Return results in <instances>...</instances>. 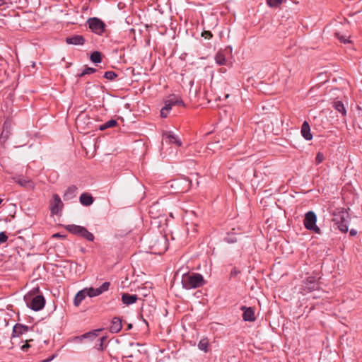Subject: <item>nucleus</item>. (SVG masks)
<instances>
[{
	"mask_svg": "<svg viewBox=\"0 0 362 362\" xmlns=\"http://www.w3.org/2000/svg\"><path fill=\"white\" fill-rule=\"evenodd\" d=\"M80 202L82 205L88 206L93 203V197L90 194L83 193L79 198Z\"/></svg>",
	"mask_w": 362,
	"mask_h": 362,
	"instance_id": "nucleus-18",
	"label": "nucleus"
},
{
	"mask_svg": "<svg viewBox=\"0 0 362 362\" xmlns=\"http://www.w3.org/2000/svg\"><path fill=\"white\" fill-rule=\"evenodd\" d=\"M176 105H182V106H184L185 105V103L184 102L182 101V99H180V98H178L177 96V99H176Z\"/></svg>",
	"mask_w": 362,
	"mask_h": 362,
	"instance_id": "nucleus-40",
	"label": "nucleus"
},
{
	"mask_svg": "<svg viewBox=\"0 0 362 362\" xmlns=\"http://www.w3.org/2000/svg\"><path fill=\"white\" fill-rule=\"evenodd\" d=\"M50 211L53 214H58L63 208V203L60 197L57 194L52 195V199L50 201Z\"/></svg>",
	"mask_w": 362,
	"mask_h": 362,
	"instance_id": "nucleus-8",
	"label": "nucleus"
},
{
	"mask_svg": "<svg viewBox=\"0 0 362 362\" xmlns=\"http://www.w3.org/2000/svg\"><path fill=\"white\" fill-rule=\"evenodd\" d=\"M204 284L203 276L198 273L185 274L182 276V286L187 290L201 287Z\"/></svg>",
	"mask_w": 362,
	"mask_h": 362,
	"instance_id": "nucleus-1",
	"label": "nucleus"
},
{
	"mask_svg": "<svg viewBox=\"0 0 362 362\" xmlns=\"http://www.w3.org/2000/svg\"><path fill=\"white\" fill-rule=\"evenodd\" d=\"M318 278L316 276H308L302 284V293H307L319 288Z\"/></svg>",
	"mask_w": 362,
	"mask_h": 362,
	"instance_id": "nucleus-7",
	"label": "nucleus"
},
{
	"mask_svg": "<svg viewBox=\"0 0 362 362\" xmlns=\"http://www.w3.org/2000/svg\"><path fill=\"white\" fill-rule=\"evenodd\" d=\"M241 310L243 311V318L245 321L254 322L255 320V310L252 308L242 306Z\"/></svg>",
	"mask_w": 362,
	"mask_h": 362,
	"instance_id": "nucleus-11",
	"label": "nucleus"
},
{
	"mask_svg": "<svg viewBox=\"0 0 362 362\" xmlns=\"http://www.w3.org/2000/svg\"><path fill=\"white\" fill-rule=\"evenodd\" d=\"M4 4V1L3 0H0V6H2Z\"/></svg>",
	"mask_w": 362,
	"mask_h": 362,
	"instance_id": "nucleus-47",
	"label": "nucleus"
},
{
	"mask_svg": "<svg viewBox=\"0 0 362 362\" xmlns=\"http://www.w3.org/2000/svg\"><path fill=\"white\" fill-rule=\"evenodd\" d=\"M29 327L28 326L17 323L13 327L12 337H18L26 333Z\"/></svg>",
	"mask_w": 362,
	"mask_h": 362,
	"instance_id": "nucleus-12",
	"label": "nucleus"
},
{
	"mask_svg": "<svg viewBox=\"0 0 362 362\" xmlns=\"http://www.w3.org/2000/svg\"><path fill=\"white\" fill-rule=\"evenodd\" d=\"M182 182H183L186 185V187L181 190V192H183L189 189L191 182L186 179H183Z\"/></svg>",
	"mask_w": 362,
	"mask_h": 362,
	"instance_id": "nucleus-38",
	"label": "nucleus"
},
{
	"mask_svg": "<svg viewBox=\"0 0 362 362\" xmlns=\"http://www.w3.org/2000/svg\"><path fill=\"white\" fill-rule=\"evenodd\" d=\"M336 35L341 42L344 44L351 43V40L349 39V37H346L345 35H340L339 33H336Z\"/></svg>",
	"mask_w": 362,
	"mask_h": 362,
	"instance_id": "nucleus-31",
	"label": "nucleus"
},
{
	"mask_svg": "<svg viewBox=\"0 0 362 362\" xmlns=\"http://www.w3.org/2000/svg\"><path fill=\"white\" fill-rule=\"evenodd\" d=\"M107 339V337H102L100 339V344H98V349L99 351H103L105 347H104V342L106 341Z\"/></svg>",
	"mask_w": 362,
	"mask_h": 362,
	"instance_id": "nucleus-34",
	"label": "nucleus"
},
{
	"mask_svg": "<svg viewBox=\"0 0 362 362\" xmlns=\"http://www.w3.org/2000/svg\"><path fill=\"white\" fill-rule=\"evenodd\" d=\"M176 99L177 95L172 94L165 100V103L169 104V106L172 107L173 105H176Z\"/></svg>",
	"mask_w": 362,
	"mask_h": 362,
	"instance_id": "nucleus-27",
	"label": "nucleus"
},
{
	"mask_svg": "<svg viewBox=\"0 0 362 362\" xmlns=\"http://www.w3.org/2000/svg\"><path fill=\"white\" fill-rule=\"evenodd\" d=\"M118 76L117 74L112 71H105L104 74V77L107 80L113 81Z\"/></svg>",
	"mask_w": 362,
	"mask_h": 362,
	"instance_id": "nucleus-28",
	"label": "nucleus"
},
{
	"mask_svg": "<svg viewBox=\"0 0 362 362\" xmlns=\"http://www.w3.org/2000/svg\"><path fill=\"white\" fill-rule=\"evenodd\" d=\"M332 221L341 232L346 233L348 231L350 217L346 210L340 209L334 211Z\"/></svg>",
	"mask_w": 362,
	"mask_h": 362,
	"instance_id": "nucleus-2",
	"label": "nucleus"
},
{
	"mask_svg": "<svg viewBox=\"0 0 362 362\" xmlns=\"http://www.w3.org/2000/svg\"><path fill=\"white\" fill-rule=\"evenodd\" d=\"M117 122L115 119H110L107 121L105 124L106 125V127L108 129L115 127L117 124Z\"/></svg>",
	"mask_w": 362,
	"mask_h": 362,
	"instance_id": "nucleus-35",
	"label": "nucleus"
},
{
	"mask_svg": "<svg viewBox=\"0 0 362 362\" xmlns=\"http://www.w3.org/2000/svg\"><path fill=\"white\" fill-rule=\"evenodd\" d=\"M13 180L16 183H18L20 186L23 187L27 189H33L35 187L33 182L28 177L19 176L17 177H14Z\"/></svg>",
	"mask_w": 362,
	"mask_h": 362,
	"instance_id": "nucleus-10",
	"label": "nucleus"
},
{
	"mask_svg": "<svg viewBox=\"0 0 362 362\" xmlns=\"http://www.w3.org/2000/svg\"><path fill=\"white\" fill-rule=\"evenodd\" d=\"M324 160V155L321 152H318L317 153L316 158H315V163L316 164L321 163Z\"/></svg>",
	"mask_w": 362,
	"mask_h": 362,
	"instance_id": "nucleus-33",
	"label": "nucleus"
},
{
	"mask_svg": "<svg viewBox=\"0 0 362 362\" xmlns=\"http://www.w3.org/2000/svg\"><path fill=\"white\" fill-rule=\"evenodd\" d=\"M65 228L69 233L82 237L88 241L94 240V235L89 232L85 227L75 224H69L65 226Z\"/></svg>",
	"mask_w": 362,
	"mask_h": 362,
	"instance_id": "nucleus-3",
	"label": "nucleus"
},
{
	"mask_svg": "<svg viewBox=\"0 0 362 362\" xmlns=\"http://www.w3.org/2000/svg\"><path fill=\"white\" fill-rule=\"evenodd\" d=\"M125 357H132V354H130V355H128V356H123V357H122V359H123V358H124Z\"/></svg>",
	"mask_w": 362,
	"mask_h": 362,
	"instance_id": "nucleus-50",
	"label": "nucleus"
},
{
	"mask_svg": "<svg viewBox=\"0 0 362 362\" xmlns=\"http://www.w3.org/2000/svg\"><path fill=\"white\" fill-rule=\"evenodd\" d=\"M301 135L307 141H310L313 139V135L310 132V127L307 121H304L301 126Z\"/></svg>",
	"mask_w": 362,
	"mask_h": 362,
	"instance_id": "nucleus-13",
	"label": "nucleus"
},
{
	"mask_svg": "<svg viewBox=\"0 0 362 362\" xmlns=\"http://www.w3.org/2000/svg\"><path fill=\"white\" fill-rule=\"evenodd\" d=\"M110 285V282H104L100 287H98V289L101 291V293H103L109 289Z\"/></svg>",
	"mask_w": 362,
	"mask_h": 362,
	"instance_id": "nucleus-32",
	"label": "nucleus"
},
{
	"mask_svg": "<svg viewBox=\"0 0 362 362\" xmlns=\"http://www.w3.org/2000/svg\"><path fill=\"white\" fill-rule=\"evenodd\" d=\"M66 42L69 45H83L85 42V39L82 35H77L66 37Z\"/></svg>",
	"mask_w": 362,
	"mask_h": 362,
	"instance_id": "nucleus-15",
	"label": "nucleus"
},
{
	"mask_svg": "<svg viewBox=\"0 0 362 362\" xmlns=\"http://www.w3.org/2000/svg\"><path fill=\"white\" fill-rule=\"evenodd\" d=\"M61 236L59 233H56L53 235V237H59Z\"/></svg>",
	"mask_w": 362,
	"mask_h": 362,
	"instance_id": "nucleus-48",
	"label": "nucleus"
},
{
	"mask_svg": "<svg viewBox=\"0 0 362 362\" xmlns=\"http://www.w3.org/2000/svg\"><path fill=\"white\" fill-rule=\"evenodd\" d=\"M8 236L5 232L0 233V243H4L7 241Z\"/></svg>",
	"mask_w": 362,
	"mask_h": 362,
	"instance_id": "nucleus-36",
	"label": "nucleus"
},
{
	"mask_svg": "<svg viewBox=\"0 0 362 362\" xmlns=\"http://www.w3.org/2000/svg\"><path fill=\"white\" fill-rule=\"evenodd\" d=\"M349 234L351 236H354L357 234V231L355 229H351L349 231Z\"/></svg>",
	"mask_w": 362,
	"mask_h": 362,
	"instance_id": "nucleus-42",
	"label": "nucleus"
},
{
	"mask_svg": "<svg viewBox=\"0 0 362 362\" xmlns=\"http://www.w3.org/2000/svg\"><path fill=\"white\" fill-rule=\"evenodd\" d=\"M88 28L96 35H102L105 31L106 24L96 17L90 18L87 21Z\"/></svg>",
	"mask_w": 362,
	"mask_h": 362,
	"instance_id": "nucleus-5",
	"label": "nucleus"
},
{
	"mask_svg": "<svg viewBox=\"0 0 362 362\" xmlns=\"http://www.w3.org/2000/svg\"><path fill=\"white\" fill-rule=\"evenodd\" d=\"M29 347H30V345L28 343H26L25 344H23L21 346V350L23 351H26Z\"/></svg>",
	"mask_w": 362,
	"mask_h": 362,
	"instance_id": "nucleus-41",
	"label": "nucleus"
},
{
	"mask_svg": "<svg viewBox=\"0 0 362 362\" xmlns=\"http://www.w3.org/2000/svg\"><path fill=\"white\" fill-rule=\"evenodd\" d=\"M102 330V329H94L90 332H86L82 334L80 338L81 339H90V340H93L98 334V333Z\"/></svg>",
	"mask_w": 362,
	"mask_h": 362,
	"instance_id": "nucleus-20",
	"label": "nucleus"
},
{
	"mask_svg": "<svg viewBox=\"0 0 362 362\" xmlns=\"http://www.w3.org/2000/svg\"><path fill=\"white\" fill-rule=\"evenodd\" d=\"M107 129V128L106 127V125H105V123H104L103 124H102V125H100V126L99 127V129H100V131H103V130H105V129Z\"/></svg>",
	"mask_w": 362,
	"mask_h": 362,
	"instance_id": "nucleus-43",
	"label": "nucleus"
},
{
	"mask_svg": "<svg viewBox=\"0 0 362 362\" xmlns=\"http://www.w3.org/2000/svg\"><path fill=\"white\" fill-rule=\"evenodd\" d=\"M225 241L228 243H235L237 240L235 238H230V237H226L224 238Z\"/></svg>",
	"mask_w": 362,
	"mask_h": 362,
	"instance_id": "nucleus-39",
	"label": "nucleus"
},
{
	"mask_svg": "<svg viewBox=\"0 0 362 362\" xmlns=\"http://www.w3.org/2000/svg\"><path fill=\"white\" fill-rule=\"evenodd\" d=\"M95 69L94 68H91V67H86L82 72L81 74H79V76L80 77H82L85 75H87V74H93L94 72H95Z\"/></svg>",
	"mask_w": 362,
	"mask_h": 362,
	"instance_id": "nucleus-30",
	"label": "nucleus"
},
{
	"mask_svg": "<svg viewBox=\"0 0 362 362\" xmlns=\"http://www.w3.org/2000/svg\"><path fill=\"white\" fill-rule=\"evenodd\" d=\"M163 136V139H165L167 142H169L170 144H175L178 146H180L182 145V141H180V139L172 131L164 132Z\"/></svg>",
	"mask_w": 362,
	"mask_h": 362,
	"instance_id": "nucleus-9",
	"label": "nucleus"
},
{
	"mask_svg": "<svg viewBox=\"0 0 362 362\" xmlns=\"http://www.w3.org/2000/svg\"><path fill=\"white\" fill-rule=\"evenodd\" d=\"M86 289L87 296H88L90 298L95 297V296H98L102 294L101 291H100L98 289V288H94L90 287L89 288H86Z\"/></svg>",
	"mask_w": 362,
	"mask_h": 362,
	"instance_id": "nucleus-24",
	"label": "nucleus"
},
{
	"mask_svg": "<svg viewBox=\"0 0 362 362\" xmlns=\"http://www.w3.org/2000/svg\"><path fill=\"white\" fill-rule=\"evenodd\" d=\"M25 299L27 305L34 311L42 310L45 305V299L42 295L27 296Z\"/></svg>",
	"mask_w": 362,
	"mask_h": 362,
	"instance_id": "nucleus-4",
	"label": "nucleus"
},
{
	"mask_svg": "<svg viewBox=\"0 0 362 362\" xmlns=\"http://www.w3.org/2000/svg\"><path fill=\"white\" fill-rule=\"evenodd\" d=\"M115 342L117 344H119V341L118 339H116V340L115 341Z\"/></svg>",
	"mask_w": 362,
	"mask_h": 362,
	"instance_id": "nucleus-51",
	"label": "nucleus"
},
{
	"mask_svg": "<svg viewBox=\"0 0 362 362\" xmlns=\"http://www.w3.org/2000/svg\"><path fill=\"white\" fill-rule=\"evenodd\" d=\"M54 358V356H52V358H48V359H46V360H44L42 362H50L51 360Z\"/></svg>",
	"mask_w": 362,
	"mask_h": 362,
	"instance_id": "nucleus-45",
	"label": "nucleus"
},
{
	"mask_svg": "<svg viewBox=\"0 0 362 362\" xmlns=\"http://www.w3.org/2000/svg\"><path fill=\"white\" fill-rule=\"evenodd\" d=\"M134 345H136V346H140V344H139V343H136V344H135V343H134V342H130V343H129V346H134Z\"/></svg>",
	"mask_w": 362,
	"mask_h": 362,
	"instance_id": "nucleus-44",
	"label": "nucleus"
},
{
	"mask_svg": "<svg viewBox=\"0 0 362 362\" xmlns=\"http://www.w3.org/2000/svg\"><path fill=\"white\" fill-rule=\"evenodd\" d=\"M138 297L135 294L123 293L122 296V301L125 305H132L136 303Z\"/></svg>",
	"mask_w": 362,
	"mask_h": 362,
	"instance_id": "nucleus-17",
	"label": "nucleus"
},
{
	"mask_svg": "<svg viewBox=\"0 0 362 362\" xmlns=\"http://www.w3.org/2000/svg\"><path fill=\"white\" fill-rule=\"evenodd\" d=\"M81 122V117H78L76 119V124H78V123Z\"/></svg>",
	"mask_w": 362,
	"mask_h": 362,
	"instance_id": "nucleus-46",
	"label": "nucleus"
},
{
	"mask_svg": "<svg viewBox=\"0 0 362 362\" xmlns=\"http://www.w3.org/2000/svg\"><path fill=\"white\" fill-rule=\"evenodd\" d=\"M267 2L270 7L276 8L282 4L283 0H267Z\"/></svg>",
	"mask_w": 362,
	"mask_h": 362,
	"instance_id": "nucleus-29",
	"label": "nucleus"
},
{
	"mask_svg": "<svg viewBox=\"0 0 362 362\" xmlns=\"http://www.w3.org/2000/svg\"><path fill=\"white\" fill-rule=\"evenodd\" d=\"M209 344L208 339L206 338H204L199 341L197 346L199 350L203 351L205 353H207L209 351Z\"/></svg>",
	"mask_w": 362,
	"mask_h": 362,
	"instance_id": "nucleus-22",
	"label": "nucleus"
},
{
	"mask_svg": "<svg viewBox=\"0 0 362 362\" xmlns=\"http://www.w3.org/2000/svg\"><path fill=\"white\" fill-rule=\"evenodd\" d=\"M202 36L204 37L205 39H211L213 36L212 33L209 31V30H204L202 33Z\"/></svg>",
	"mask_w": 362,
	"mask_h": 362,
	"instance_id": "nucleus-37",
	"label": "nucleus"
},
{
	"mask_svg": "<svg viewBox=\"0 0 362 362\" xmlns=\"http://www.w3.org/2000/svg\"><path fill=\"white\" fill-rule=\"evenodd\" d=\"M90 60L93 63H100L101 62V54L99 52H93L90 54Z\"/></svg>",
	"mask_w": 362,
	"mask_h": 362,
	"instance_id": "nucleus-26",
	"label": "nucleus"
},
{
	"mask_svg": "<svg viewBox=\"0 0 362 362\" xmlns=\"http://www.w3.org/2000/svg\"><path fill=\"white\" fill-rule=\"evenodd\" d=\"M215 61L216 63L219 65H226V59L224 54L222 52H218L215 55Z\"/></svg>",
	"mask_w": 362,
	"mask_h": 362,
	"instance_id": "nucleus-21",
	"label": "nucleus"
},
{
	"mask_svg": "<svg viewBox=\"0 0 362 362\" xmlns=\"http://www.w3.org/2000/svg\"><path fill=\"white\" fill-rule=\"evenodd\" d=\"M87 296L86 289L81 290L78 291L74 297V304L75 306H78L82 300Z\"/></svg>",
	"mask_w": 362,
	"mask_h": 362,
	"instance_id": "nucleus-19",
	"label": "nucleus"
},
{
	"mask_svg": "<svg viewBox=\"0 0 362 362\" xmlns=\"http://www.w3.org/2000/svg\"><path fill=\"white\" fill-rule=\"evenodd\" d=\"M132 325L131 324H129V325H128V329H132Z\"/></svg>",
	"mask_w": 362,
	"mask_h": 362,
	"instance_id": "nucleus-49",
	"label": "nucleus"
},
{
	"mask_svg": "<svg viewBox=\"0 0 362 362\" xmlns=\"http://www.w3.org/2000/svg\"><path fill=\"white\" fill-rule=\"evenodd\" d=\"M122 324L121 319L118 317H113L110 327V332L117 333L122 329Z\"/></svg>",
	"mask_w": 362,
	"mask_h": 362,
	"instance_id": "nucleus-14",
	"label": "nucleus"
},
{
	"mask_svg": "<svg viewBox=\"0 0 362 362\" xmlns=\"http://www.w3.org/2000/svg\"><path fill=\"white\" fill-rule=\"evenodd\" d=\"M172 107L169 106V104L165 103L164 107L160 110V117L163 118L167 117Z\"/></svg>",
	"mask_w": 362,
	"mask_h": 362,
	"instance_id": "nucleus-25",
	"label": "nucleus"
},
{
	"mask_svg": "<svg viewBox=\"0 0 362 362\" xmlns=\"http://www.w3.org/2000/svg\"><path fill=\"white\" fill-rule=\"evenodd\" d=\"M316 222H317V216L315 214V212L310 211L305 214V218L303 221V224H304L305 228L309 230L314 231L316 233H320V230L317 226Z\"/></svg>",
	"mask_w": 362,
	"mask_h": 362,
	"instance_id": "nucleus-6",
	"label": "nucleus"
},
{
	"mask_svg": "<svg viewBox=\"0 0 362 362\" xmlns=\"http://www.w3.org/2000/svg\"><path fill=\"white\" fill-rule=\"evenodd\" d=\"M334 107L337 112H340L342 115H346V108L342 102H341V101L334 102Z\"/></svg>",
	"mask_w": 362,
	"mask_h": 362,
	"instance_id": "nucleus-23",
	"label": "nucleus"
},
{
	"mask_svg": "<svg viewBox=\"0 0 362 362\" xmlns=\"http://www.w3.org/2000/svg\"><path fill=\"white\" fill-rule=\"evenodd\" d=\"M77 187L74 185L69 187L65 191L63 198L65 201L71 200L77 195Z\"/></svg>",
	"mask_w": 362,
	"mask_h": 362,
	"instance_id": "nucleus-16",
	"label": "nucleus"
}]
</instances>
